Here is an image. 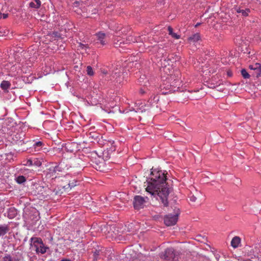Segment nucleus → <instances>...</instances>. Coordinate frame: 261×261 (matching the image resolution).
<instances>
[{
    "instance_id": "obj_31",
    "label": "nucleus",
    "mask_w": 261,
    "mask_h": 261,
    "mask_svg": "<svg viewBox=\"0 0 261 261\" xmlns=\"http://www.w3.org/2000/svg\"><path fill=\"white\" fill-rule=\"evenodd\" d=\"M34 2L36 3L37 7H40L41 5V2L40 0H34Z\"/></svg>"
},
{
    "instance_id": "obj_26",
    "label": "nucleus",
    "mask_w": 261,
    "mask_h": 261,
    "mask_svg": "<svg viewBox=\"0 0 261 261\" xmlns=\"http://www.w3.org/2000/svg\"><path fill=\"white\" fill-rule=\"evenodd\" d=\"M29 6L30 7L33 8H35V9H38L40 7H37L36 3L35 2H32L30 3Z\"/></svg>"
},
{
    "instance_id": "obj_29",
    "label": "nucleus",
    "mask_w": 261,
    "mask_h": 261,
    "mask_svg": "<svg viewBox=\"0 0 261 261\" xmlns=\"http://www.w3.org/2000/svg\"><path fill=\"white\" fill-rule=\"evenodd\" d=\"M25 165L32 166L33 165V160L29 159L27 160Z\"/></svg>"
},
{
    "instance_id": "obj_1",
    "label": "nucleus",
    "mask_w": 261,
    "mask_h": 261,
    "mask_svg": "<svg viewBox=\"0 0 261 261\" xmlns=\"http://www.w3.org/2000/svg\"><path fill=\"white\" fill-rule=\"evenodd\" d=\"M166 176L162 171L152 169L150 181L148 182L146 191L151 195H158L164 206L168 205L169 189L167 187Z\"/></svg>"
},
{
    "instance_id": "obj_12",
    "label": "nucleus",
    "mask_w": 261,
    "mask_h": 261,
    "mask_svg": "<svg viewBox=\"0 0 261 261\" xmlns=\"http://www.w3.org/2000/svg\"><path fill=\"white\" fill-rule=\"evenodd\" d=\"M235 9L238 13L241 14V15L244 17L247 16L250 12L249 9H242L240 8H236Z\"/></svg>"
},
{
    "instance_id": "obj_20",
    "label": "nucleus",
    "mask_w": 261,
    "mask_h": 261,
    "mask_svg": "<svg viewBox=\"0 0 261 261\" xmlns=\"http://www.w3.org/2000/svg\"><path fill=\"white\" fill-rule=\"evenodd\" d=\"M25 180H26L25 178L22 175L18 176L16 178V181L18 184H22V183L24 182V181H25Z\"/></svg>"
},
{
    "instance_id": "obj_33",
    "label": "nucleus",
    "mask_w": 261,
    "mask_h": 261,
    "mask_svg": "<svg viewBox=\"0 0 261 261\" xmlns=\"http://www.w3.org/2000/svg\"><path fill=\"white\" fill-rule=\"evenodd\" d=\"M79 2L75 1V2H74L73 6L74 7H77V6H79Z\"/></svg>"
},
{
    "instance_id": "obj_18",
    "label": "nucleus",
    "mask_w": 261,
    "mask_h": 261,
    "mask_svg": "<svg viewBox=\"0 0 261 261\" xmlns=\"http://www.w3.org/2000/svg\"><path fill=\"white\" fill-rule=\"evenodd\" d=\"M241 74L242 76L245 79H249L250 76H251L250 73H249L245 69L241 70Z\"/></svg>"
},
{
    "instance_id": "obj_24",
    "label": "nucleus",
    "mask_w": 261,
    "mask_h": 261,
    "mask_svg": "<svg viewBox=\"0 0 261 261\" xmlns=\"http://www.w3.org/2000/svg\"><path fill=\"white\" fill-rule=\"evenodd\" d=\"M136 41L135 39L133 36H129L126 39L127 43H130L131 42H135Z\"/></svg>"
},
{
    "instance_id": "obj_30",
    "label": "nucleus",
    "mask_w": 261,
    "mask_h": 261,
    "mask_svg": "<svg viewBox=\"0 0 261 261\" xmlns=\"http://www.w3.org/2000/svg\"><path fill=\"white\" fill-rule=\"evenodd\" d=\"M68 185L69 188H70V189H71L72 187H75L76 185V184H74L73 182V181H72V182H69Z\"/></svg>"
},
{
    "instance_id": "obj_36",
    "label": "nucleus",
    "mask_w": 261,
    "mask_h": 261,
    "mask_svg": "<svg viewBox=\"0 0 261 261\" xmlns=\"http://www.w3.org/2000/svg\"><path fill=\"white\" fill-rule=\"evenodd\" d=\"M146 92L144 90H143V89H140V93H141L142 94H143L145 93Z\"/></svg>"
},
{
    "instance_id": "obj_4",
    "label": "nucleus",
    "mask_w": 261,
    "mask_h": 261,
    "mask_svg": "<svg viewBox=\"0 0 261 261\" xmlns=\"http://www.w3.org/2000/svg\"><path fill=\"white\" fill-rule=\"evenodd\" d=\"M161 257L168 260L177 261V254L174 252L173 248H167L164 253L161 254Z\"/></svg>"
},
{
    "instance_id": "obj_16",
    "label": "nucleus",
    "mask_w": 261,
    "mask_h": 261,
    "mask_svg": "<svg viewBox=\"0 0 261 261\" xmlns=\"http://www.w3.org/2000/svg\"><path fill=\"white\" fill-rule=\"evenodd\" d=\"M168 30L169 35H170L173 38L176 39H179L180 38L179 35H178L176 33H173V29L170 26H169L168 27Z\"/></svg>"
},
{
    "instance_id": "obj_28",
    "label": "nucleus",
    "mask_w": 261,
    "mask_h": 261,
    "mask_svg": "<svg viewBox=\"0 0 261 261\" xmlns=\"http://www.w3.org/2000/svg\"><path fill=\"white\" fill-rule=\"evenodd\" d=\"M189 198H190V200L192 202H195L196 199H197V198L196 197H195L194 195H191L190 197H189Z\"/></svg>"
},
{
    "instance_id": "obj_3",
    "label": "nucleus",
    "mask_w": 261,
    "mask_h": 261,
    "mask_svg": "<svg viewBox=\"0 0 261 261\" xmlns=\"http://www.w3.org/2000/svg\"><path fill=\"white\" fill-rule=\"evenodd\" d=\"M179 214V211L177 209L174 214H168L165 216L164 217L165 225L168 226L175 225L177 221Z\"/></svg>"
},
{
    "instance_id": "obj_11",
    "label": "nucleus",
    "mask_w": 261,
    "mask_h": 261,
    "mask_svg": "<svg viewBox=\"0 0 261 261\" xmlns=\"http://www.w3.org/2000/svg\"><path fill=\"white\" fill-rule=\"evenodd\" d=\"M240 243L241 239L238 236H236L233 238L231 241V245L234 248L238 247Z\"/></svg>"
},
{
    "instance_id": "obj_8",
    "label": "nucleus",
    "mask_w": 261,
    "mask_h": 261,
    "mask_svg": "<svg viewBox=\"0 0 261 261\" xmlns=\"http://www.w3.org/2000/svg\"><path fill=\"white\" fill-rule=\"evenodd\" d=\"M46 190H48L47 187L44 188L42 186H38L36 187V193L38 195H41L43 197L46 196L45 191Z\"/></svg>"
},
{
    "instance_id": "obj_19",
    "label": "nucleus",
    "mask_w": 261,
    "mask_h": 261,
    "mask_svg": "<svg viewBox=\"0 0 261 261\" xmlns=\"http://www.w3.org/2000/svg\"><path fill=\"white\" fill-rule=\"evenodd\" d=\"M32 241H33L34 246H35L36 244H38L39 245L42 243H43L42 240L41 239L39 238H32Z\"/></svg>"
},
{
    "instance_id": "obj_23",
    "label": "nucleus",
    "mask_w": 261,
    "mask_h": 261,
    "mask_svg": "<svg viewBox=\"0 0 261 261\" xmlns=\"http://www.w3.org/2000/svg\"><path fill=\"white\" fill-rule=\"evenodd\" d=\"M41 164V162L37 159H35L33 160V165H35L36 166L39 167L40 166Z\"/></svg>"
},
{
    "instance_id": "obj_38",
    "label": "nucleus",
    "mask_w": 261,
    "mask_h": 261,
    "mask_svg": "<svg viewBox=\"0 0 261 261\" xmlns=\"http://www.w3.org/2000/svg\"><path fill=\"white\" fill-rule=\"evenodd\" d=\"M257 86H258V88L260 89V90H261V83L260 84H258L257 85Z\"/></svg>"
},
{
    "instance_id": "obj_9",
    "label": "nucleus",
    "mask_w": 261,
    "mask_h": 261,
    "mask_svg": "<svg viewBox=\"0 0 261 261\" xmlns=\"http://www.w3.org/2000/svg\"><path fill=\"white\" fill-rule=\"evenodd\" d=\"M36 248V251L37 253H41L44 254L46 252L47 249H48L47 247L44 246L43 243L40 244L39 246L37 245H35Z\"/></svg>"
},
{
    "instance_id": "obj_5",
    "label": "nucleus",
    "mask_w": 261,
    "mask_h": 261,
    "mask_svg": "<svg viewBox=\"0 0 261 261\" xmlns=\"http://www.w3.org/2000/svg\"><path fill=\"white\" fill-rule=\"evenodd\" d=\"M250 74L253 77L258 78L261 76V64L256 63L249 66Z\"/></svg>"
},
{
    "instance_id": "obj_6",
    "label": "nucleus",
    "mask_w": 261,
    "mask_h": 261,
    "mask_svg": "<svg viewBox=\"0 0 261 261\" xmlns=\"http://www.w3.org/2000/svg\"><path fill=\"white\" fill-rule=\"evenodd\" d=\"M122 73L120 69H116V71L113 72L108 80L113 81L116 83L120 84L123 81V77H121Z\"/></svg>"
},
{
    "instance_id": "obj_22",
    "label": "nucleus",
    "mask_w": 261,
    "mask_h": 261,
    "mask_svg": "<svg viewBox=\"0 0 261 261\" xmlns=\"http://www.w3.org/2000/svg\"><path fill=\"white\" fill-rule=\"evenodd\" d=\"M87 73L88 75H89L90 76H92V75H94V71L93 70V69L90 66H88L87 67Z\"/></svg>"
},
{
    "instance_id": "obj_40",
    "label": "nucleus",
    "mask_w": 261,
    "mask_h": 261,
    "mask_svg": "<svg viewBox=\"0 0 261 261\" xmlns=\"http://www.w3.org/2000/svg\"><path fill=\"white\" fill-rule=\"evenodd\" d=\"M199 24H199V23H197V24H196L195 27H198V25H199Z\"/></svg>"
},
{
    "instance_id": "obj_2",
    "label": "nucleus",
    "mask_w": 261,
    "mask_h": 261,
    "mask_svg": "<svg viewBox=\"0 0 261 261\" xmlns=\"http://www.w3.org/2000/svg\"><path fill=\"white\" fill-rule=\"evenodd\" d=\"M148 201V198L147 197H143L140 195L136 196L134 198V207L136 210L143 208L146 205Z\"/></svg>"
},
{
    "instance_id": "obj_32",
    "label": "nucleus",
    "mask_w": 261,
    "mask_h": 261,
    "mask_svg": "<svg viewBox=\"0 0 261 261\" xmlns=\"http://www.w3.org/2000/svg\"><path fill=\"white\" fill-rule=\"evenodd\" d=\"M79 47H81V48H85H85H87V45H86L83 44H82V43H79Z\"/></svg>"
},
{
    "instance_id": "obj_34",
    "label": "nucleus",
    "mask_w": 261,
    "mask_h": 261,
    "mask_svg": "<svg viewBox=\"0 0 261 261\" xmlns=\"http://www.w3.org/2000/svg\"><path fill=\"white\" fill-rule=\"evenodd\" d=\"M8 17V14H2V17L4 18V19H5L7 17Z\"/></svg>"
},
{
    "instance_id": "obj_14",
    "label": "nucleus",
    "mask_w": 261,
    "mask_h": 261,
    "mask_svg": "<svg viewBox=\"0 0 261 261\" xmlns=\"http://www.w3.org/2000/svg\"><path fill=\"white\" fill-rule=\"evenodd\" d=\"M10 86V83L7 81H3L1 84V87L4 90H6L9 89Z\"/></svg>"
},
{
    "instance_id": "obj_39",
    "label": "nucleus",
    "mask_w": 261,
    "mask_h": 261,
    "mask_svg": "<svg viewBox=\"0 0 261 261\" xmlns=\"http://www.w3.org/2000/svg\"><path fill=\"white\" fill-rule=\"evenodd\" d=\"M2 18V13H0V19Z\"/></svg>"
},
{
    "instance_id": "obj_27",
    "label": "nucleus",
    "mask_w": 261,
    "mask_h": 261,
    "mask_svg": "<svg viewBox=\"0 0 261 261\" xmlns=\"http://www.w3.org/2000/svg\"><path fill=\"white\" fill-rule=\"evenodd\" d=\"M3 260L4 261H12V259L11 256L9 255H8L5 256L3 258Z\"/></svg>"
},
{
    "instance_id": "obj_21",
    "label": "nucleus",
    "mask_w": 261,
    "mask_h": 261,
    "mask_svg": "<svg viewBox=\"0 0 261 261\" xmlns=\"http://www.w3.org/2000/svg\"><path fill=\"white\" fill-rule=\"evenodd\" d=\"M51 36L52 38H54L55 40H58L59 38H61L60 34L58 32H53L51 34Z\"/></svg>"
},
{
    "instance_id": "obj_7",
    "label": "nucleus",
    "mask_w": 261,
    "mask_h": 261,
    "mask_svg": "<svg viewBox=\"0 0 261 261\" xmlns=\"http://www.w3.org/2000/svg\"><path fill=\"white\" fill-rule=\"evenodd\" d=\"M97 38V43H99L102 46L107 43V35L102 32H99L95 34Z\"/></svg>"
},
{
    "instance_id": "obj_15",
    "label": "nucleus",
    "mask_w": 261,
    "mask_h": 261,
    "mask_svg": "<svg viewBox=\"0 0 261 261\" xmlns=\"http://www.w3.org/2000/svg\"><path fill=\"white\" fill-rule=\"evenodd\" d=\"M9 231L7 225H0V236H4Z\"/></svg>"
},
{
    "instance_id": "obj_13",
    "label": "nucleus",
    "mask_w": 261,
    "mask_h": 261,
    "mask_svg": "<svg viewBox=\"0 0 261 261\" xmlns=\"http://www.w3.org/2000/svg\"><path fill=\"white\" fill-rule=\"evenodd\" d=\"M44 143L41 141H38L35 143L33 145V148L35 151H38L40 150V149L44 146Z\"/></svg>"
},
{
    "instance_id": "obj_35",
    "label": "nucleus",
    "mask_w": 261,
    "mask_h": 261,
    "mask_svg": "<svg viewBox=\"0 0 261 261\" xmlns=\"http://www.w3.org/2000/svg\"><path fill=\"white\" fill-rule=\"evenodd\" d=\"M101 72H102V73L103 74L106 75V74H108V71H107V70H105V69H103V70H101Z\"/></svg>"
},
{
    "instance_id": "obj_17",
    "label": "nucleus",
    "mask_w": 261,
    "mask_h": 261,
    "mask_svg": "<svg viewBox=\"0 0 261 261\" xmlns=\"http://www.w3.org/2000/svg\"><path fill=\"white\" fill-rule=\"evenodd\" d=\"M102 253L100 249H95L93 252V259L94 260H97L98 256Z\"/></svg>"
},
{
    "instance_id": "obj_25",
    "label": "nucleus",
    "mask_w": 261,
    "mask_h": 261,
    "mask_svg": "<svg viewBox=\"0 0 261 261\" xmlns=\"http://www.w3.org/2000/svg\"><path fill=\"white\" fill-rule=\"evenodd\" d=\"M165 53H166V51L163 48H159L158 50V54L159 55H161V56L159 57L163 58Z\"/></svg>"
},
{
    "instance_id": "obj_37",
    "label": "nucleus",
    "mask_w": 261,
    "mask_h": 261,
    "mask_svg": "<svg viewBox=\"0 0 261 261\" xmlns=\"http://www.w3.org/2000/svg\"><path fill=\"white\" fill-rule=\"evenodd\" d=\"M60 261H71V260L69 259L64 258V259L61 260Z\"/></svg>"
},
{
    "instance_id": "obj_10",
    "label": "nucleus",
    "mask_w": 261,
    "mask_h": 261,
    "mask_svg": "<svg viewBox=\"0 0 261 261\" xmlns=\"http://www.w3.org/2000/svg\"><path fill=\"white\" fill-rule=\"evenodd\" d=\"M200 39V34L196 33L193 34L192 36L188 38V42L190 43H194Z\"/></svg>"
}]
</instances>
